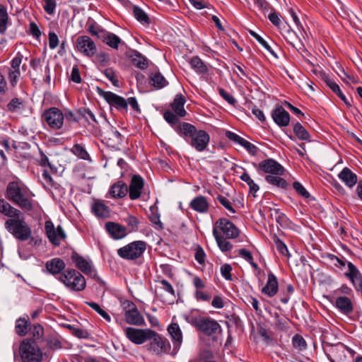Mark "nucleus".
Wrapping results in <instances>:
<instances>
[{"label":"nucleus","instance_id":"1","mask_svg":"<svg viewBox=\"0 0 362 362\" xmlns=\"http://www.w3.org/2000/svg\"><path fill=\"white\" fill-rule=\"evenodd\" d=\"M175 129L187 144L199 152L204 151L209 144V134L204 130L197 129L194 125L189 123L182 122Z\"/></svg>","mask_w":362,"mask_h":362},{"label":"nucleus","instance_id":"2","mask_svg":"<svg viewBox=\"0 0 362 362\" xmlns=\"http://www.w3.org/2000/svg\"><path fill=\"white\" fill-rule=\"evenodd\" d=\"M254 165L259 174H267L265 180L269 184L281 189L287 187L286 181L281 177L284 175L285 169L275 160L265 159Z\"/></svg>","mask_w":362,"mask_h":362},{"label":"nucleus","instance_id":"3","mask_svg":"<svg viewBox=\"0 0 362 362\" xmlns=\"http://www.w3.org/2000/svg\"><path fill=\"white\" fill-rule=\"evenodd\" d=\"M31 195L28 189L19 182H11L7 185L6 198L23 210L33 209Z\"/></svg>","mask_w":362,"mask_h":362},{"label":"nucleus","instance_id":"4","mask_svg":"<svg viewBox=\"0 0 362 362\" xmlns=\"http://www.w3.org/2000/svg\"><path fill=\"white\" fill-rule=\"evenodd\" d=\"M71 291H81L85 289L86 282L84 276L77 270L68 269L57 278Z\"/></svg>","mask_w":362,"mask_h":362},{"label":"nucleus","instance_id":"5","mask_svg":"<svg viewBox=\"0 0 362 362\" xmlns=\"http://www.w3.org/2000/svg\"><path fill=\"white\" fill-rule=\"evenodd\" d=\"M4 226L17 240L25 241L31 238L30 227L23 218H20V216L7 219L4 223Z\"/></svg>","mask_w":362,"mask_h":362},{"label":"nucleus","instance_id":"6","mask_svg":"<svg viewBox=\"0 0 362 362\" xmlns=\"http://www.w3.org/2000/svg\"><path fill=\"white\" fill-rule=\"evenodd\" d=\"M19 354L22 362H41L42 354L34 340L24 339L20 344Z\"/></svg>","mask_w":362,"mask_h":362},{"label":"nucleus","instance_id":"7","mask_svg":"<svg viewBox=\"0 0 362 362\" xmlns=\"http://www.w3.org/2000/svg\"><path fill=\"white\" fill-rule=\"evenodd\" d=\"M147 244L142 240L133 241L117 251L119 257L126 260H136L142 257L146 250Z\"/></svg>","mask_w":362,"mask_h":362},{"label":"nucleus","instance_id":"8","mask_svg":"<svg viewBox=\"0 0 362 362\" xmlns=\"http://www.w3.org/2000/svg\"><path fill=\"white\" fill-rule=\"evenodd\" d=\"M121 305L124 312L125 321L127 324L135 326H143L145 325L143 315L132 301L124 300L122 301Z\"/></svg>","mask_w":362,"mask_h":362},{"label":"nucleus","instance_id":"9","mask_svg":"<svg viewBox=\"0 0 362 362\" xmlns=\"http://www.w3.org/2000/svg\"><path fill=\"white\" fill-rule=\"evenodd\" d=\"M127 338L135 344H142L148 340H151L154 331L149 329H136L129 327L124 329Z\"/></svg>","mask_w":362,"mask_h":362},{"label":"nucleus","instance_id":"10","mask_svg":"<svg viewBox=\"0 0 362 362\" xmlns=\"http://www.w3.org/2000/svg\"><path fill=\"white\" fill-rule=\"evenodd\" d=\"M193 325L204 334L211 336L221 332V327L217 321L210 317H200L194 319Z\"/></svg>","mask_w":362,"mask_h":362},{"label":"nucleus","instance_id":"11","mask_svg":"<svg viewBox=\"0 0 362 362\" xmlns=\"http://www.w3.org/2000/svg\"><path fill=\"white\" fill-rule=\"evenodd\" d=\"M42 117L52 129L59 130L63 127L64 115L62 111L57 107H50L45 110Z\"/></svg>","mask_w":362,"mask_h":362},{"label":"nucleus","instance_id":"12","mask_svg":"<svg viewBox=\"0 0 362 362\" xmlns=\"http://www.w3.org/2000/svg\"><path fill=\"white\" fill-rule=\"evenodd\" d=\"M151 341L148 345V350L153 354L160 356L168 353L170 350V344L168 340L154 332L151 339Z\"/></svg>","mask_w":362,"mask_h":362},{"label":"nucleus","instance_id":"13","mask_svg":"<svg viewBox=\"0 0 362 362\" xmlns=\"http://www.w3.org/2000/svg\"><path fill=\"white\" fill-rule=\"evenodd\" d=\"M45 230L49 242L56 246H59L62 240L66 238V234L63 228L61 226L55 228L50 220L45 221Z\"/></svg>","mask_w":362,"mask_h":362},{"label":"nucleus","instance_id":"14","mask_svg":"<svg viewBox=\"0 0 362 362\" xmlns=\"http://www.w3.org/2000/svg\"><path fill=\"white\" fill-rule=\"evenodd\" d=\"M23 56L18 52L11 61V67L8 71V80L11 85L14 87L18 83L21 76V64L22 63Z\"/></svg>","mask_w":362,"mask_h":362},{"label":"nucleus","instance_id":"15","mask_svg":"<svg viewBox=\"0 0 362 362\" xmlns=\"http://www.w3.org/2000/svg\"><path fill=\"white\" fill-rule=\"evenodd\" d=\"M77 49L87 57H92L97 52V47L94 41L87 35L80 36L76 39Z\"/></svg>","mask_w":362,"mask_h":362},{"label":"nucleus","instance_id":"16","mask_svg":"<svg viewBox=\"0 0 362 362\" xmlns=\"http://www.w3.org/2000/svg\"><path fill=\"white\" fill-rule=\"evenodd\" d=\"M214 228H217L222 233L226 238H236L239 235L238 228L229 220L226 218H220L216 221Z\"/></svg>","mask_w":362,"mask_h":362},{"label":"nucleus","instance_id":"17","mask_svg":"<svg viewBox=\"0 0 362 362\" xmlns=\"http://www.w3.org/2000/svg\"><path fill=\"white\" fill-rule=\"evenodd\" d=\"M99 93L110 105L117 110H127V101L124 98L110 91L100 90Z\"/></svg>","mask_w":362,"mask_h":362},{"label":"nucleus","instance_id":"18","mask_svg":"<svg viewBox=\"0 0 362 362\" xmlns=\"http://www.w3.org/2000/svg\"><path fill=\"white\" fill-rule=\"evenodd\" d=\"M71 259L76 267L86 275L94 277L96 275L95 271L93 269L91 262L88 261L77 252H73Z\"/></svg>","mask_w":362,"mask_h":362},{"label":"nucleus","instance_id":"19","mask_svg":"<svg viewBox=\"0 0 362 362\" xmlns=\"http://www.w3.org/2000/svg\"><path fill=\"white\" fill-rule=\"evenodd\" d=\"M144 185V180L141 176L136 175L132 176L129 187L130 199L135 200L141 197Z\"/></svg>","mask_w":362,"mask_h":362},{"label":"nucleus","instance_id":"20","mask_svg":"<svg viewBox=\"0 0 362 362\" xmlns=\"http://www.w3.org/2000/svg\"><path fill=\"white\" fill-rule=\"evenodd\" d=\"M279 291V284L276 276L269 272L267 284L262 287L261 292L269 298L274 296Z\"/></svg>","mask_w":362,"mask_h":362},{"label":"nucleus","instance_id":"21","mask_svg":"<svg viewBox=\"0 0 362 362\" xmlns=\"http://www.w3.org/2000/svg\"><path fill=\"white\" fill-rule=\"evenodd\" d=\"M105 229L111 237L115 240L122 239L127 234L124 226L114 222L106 223Z\"/></svg>","mask_w":362,"mask_h":362},{"label":"nucleus","instance_id":"22","mask_svg":"<svg viewBox=\"0 0 362 362\" xmlns=\"http://www.w3.org/2000/svg\"><path fill=\"white\" fill-rule=\"evenodd\" d=\"M272 117L275 123L280 127H286L289 124L290 115L281 106L276 107L272 111Z\"/></svg>","mask_w":362,"mask_h":362},{"label":"nucleus","instance_id":"23","mask_svg":"<svg viewBox=\"0 0 362 362\" xmlns=\"http://www.w3.org/2000/svg\"><path fill=\"white\" fill-rule=\"evenodd\" d=\"M168 332L170 335L174 349L178 350L182 342V333L180 326L177 323H171L168 327Z\"/></svg>","mask_w":362,"mask_h":362},{"label":"nucleus","instance_id":"24","mask_svg":"<svg viewBox=\"0 0 362 362\" xmlns=\"http://www.w3.org/2000/svg\"><path fill=\"white\" fill-rule=\"evenodd\" d=\"M189 207L198 213L205 214L209 209V204L205 197L199 195L192 199Z\"/></svg>","mask_w":362,"mask_h":362},{"label":"nucleus","instance_id":"25","mask_svg":"<svg viewBox=\"0 0 362 362\" xmlns=\"http://www.w3.org/2000/svg\"><path fill=\"white\" fill-rule=\"evenodd\" d=\"M66 264L64 262L58 257L53 258L46 262L47 270L52 275H60L65 271Z\"/></svg>","mask_w":362,"mask_h":362},{"label":"nucleus","instance_id":"26","mask_svg":"<svg viewBox=\"0 0 362 362\" xmlns=\"http://www.w3.org/2000/svg\"><path fill=\"white\" fill-rule=\"evenodd\" d=\"M349 272L346 276H349L356 288L361 292L362 294V275L358 269L351 262L347 264Z\"/></svg>","mask_w":362,"mask_h":362},{"label":"nucleus","instance_id":"27","mask_svg":"<svg viewBox=\"0 0 362 362\" xmlns=\"http://www.w3.org/2000/svg\"><path fill=\"white\" fill-rule=\"evenodd\" d=\"M335 306L343 314L349 315L354 310L351 299L346 296H339L336 298Z\"/></svg>","mask_w":362,"mask_h":362},{"label":"nucleus","instance_id":"28","mask_svg":"<svg viewBox=\"0 0 362 362\" xmlns=\"http://www.w3.org/2000/svg\"><path fill=\"white\" fill-rule=\"evenodd\" d=\"M338 177L349 188H352L357 182V175L348 168H344Z\"/></svg>","mask_w":362,"mask_h":362},{"label":"nucleus","instance_id":"29","mask_svg":"<svg viewBox=\"0 0 362 362\" xmlns=\"http://www.w3.org/2000/svg\"><path fill=\"white\" fill-rule=\"evenodd\" d=\"M0 212L10 218H14L21 214L20 210L13 207L4 199H0Z\"/></svg>","mask_w":362,"mask_h":362},{"label":"nucleus","instance_id":"30","mask_svg":"<svg viewBox=\"0 0 362 362\" xmlns=\"http://www.w3.org/2000/svg\"><path fill=\"white\" fill-rule=\"evenodd\" d=\"M127 192L128 187L127 185L122 181H119L112 185L110 194L114 198H123L127 195Z\"/></svg>","mask_w":362,"mask_h":362},{"label":"nucleus","instance_id":"31","mask_svg":"<svg viewBox=\"0 0 362 362\" xmlns=\"http://www.w3.org/2000/svg\"><path fill=\"white\" fill-rule=\"evenodd\" d=\"M129 57L132 59V63L140 69H145L148 66V59L136 50H132Z\"/></svg>","mask_w":362,"mask_h":362},{"label":"nucleus","instance_id":"32","mask_svg":"<svg viewBox=\"0 0 362 362\" xmlns=\"http://www.w3.org/2000/svg\"><path fill=\"white\" fill-rule=\"evenodd\" d=\"M102 41L109 47L117 49L119 45L122 43L121 39L112 33L105 31L101 35Z\"/></svg>","mask_w":362,"mask_h":362},{"label":"nucleus","instance_id":"33","mask_svg":"<svg viewBox=\"0 0 362 362\" xmlns=\"http://www.w3.org/2000/svg\"><path fill=\"white\" fill-rule=\"evenodd\" d=\"M191 67L199 74H206L209 71V66L199 57H193L189 60Z\"/></svg>","mask_w":362,"mask_h":362},{"label":"nucleus","instance_id":"34","mask_svg":"<svg viewBox=\"0 0 362 362\" xmlns=\"http://www.w3.org/2000/svg\"><path fill=\"white\" fill-rule=\"evenodd\" d=\"M185 103V97L182 95H177L171 105L173 111L179 117H184L186 115V111L184 108Z\"/></svg>","mask_w":362,"mask_h":362},{"label":"nucleus","instance_id":"35","mask_svg":"<svg viewBox=\"0 0 362 362\" xmlns=\"http://www.w3.org/2000/svg\"><path fill=\"white\" fill-rule=\"evenodd\" d=\"M213 235L216 240L218 247L222 252L230 251L233 245L228 241L217 230V228L213 229Z\"/></svg>","mask_w":362,"mask_h":362},{"label":"nucleus","instance_id":"36","mask_svg":"<svg viewBox=\"0 0 362 362\" xmlns=\"http://www.w3.org/2000/svg\"><path fill=\"white\" fill-rule=\"evenodd\" d=\"M25 107V102L23 100L14 98L7 105L6 110L11 113H21Z\"/></svg>","mask_w":362,"mask_h":362},{"label":"nucleus","instance_id":"37","mask_svg":"<svg viewBox=\"0 0 362 362\" xmlns=\"http://www.w3.org/2000/svg\"><path fill=\"white\" fill-rule=\"evenodd\" d=\"M9 24V16L6 6L0 4V34H5Z\"/></svg>","mask_w":362,"mask_h":362},{"label":"nucleus","instance_id":"38","mask_svg":"<svg viewBox=\"0 0 362 362\" xmlns=\"http://www.w3.org/2000/svg\"><path fill=\"white\" fill-rule=\"evenodd\" d=\"M92 211L95 216L101 218H106L110 214L108 207L102 202H95L92 205Z\"/></svg>","mask_w":362,"mask_h":362},{"label":"nucleus","instance_id":"39","mask_svg":"<svg viewBox=\"0 0 362 362\" xmlns=\"http://www.w3.org/2000/svg\"><path fill=\"white\" fill-rule=\"evenodd\" d=\"M150 81L151 84L157 88H162L168 84V81L160 72L152 73Z\"/></svg>","mask_w":362,"mask_h":362},{"label":"nucleus","instance_id":"40","mask_svg":"<svg viewBox=\"0 0 362 362\" xmlns=\"http://www.w3.org/2000/svg\"><path fill=\"white\" fill-rule=\"evenodd\" d=\"M148 218L156 229L161 230L163 228V223L160 220V214L158 212L157 207L151 206L150 208Z\"/></svg>","mask_w":362,"mask_h":362},{"label":"nucleus","instance_id":"41","mask_svg":"<svg viewBox=\"0 0 362 362\" xmlns=\"http://www.w3.org/2000/svg\"><path fill=\"white\" fill-rule=\"evenodd\" d=\"M293 132L300 140L310 141V135L305 127L299 122L293 126Z\"/></svg>","mask_w":362,"mask_h":362},{"label":"nucleus","instance_id":"42","mask_svg":"<svg viewBox=\"0 0 362 362\" xmlns=\"http://www.w3.org/2000/svg\"><path fill=\"white\" fill-rule=\"evenodd\" d=\"M240 178L241 180L247 184L250 189V192L253 194V196L255 197V194L259 189L258 185L254 182V180L250 177L247 173H243L240 175Z\"/></svg>","mask_w":362,"mask_h":362},{"label":"nucleus","instance_id":"43","mask_svg":"<svg viewBox=\"0 0 362 362\" xmlns=\"http://www.w3.org/2000/svg\"><path fill=\"white\" fill-rule=\"evenodd\" d=\"M28 322L25 318H19L16 321L15 329L19 336H25L28 332Z\"/></svg>","mask_w":362,"mask_h":362},{"label":"nucleus","instance_id":"44","mask_svg":"<svg viewBox=\"0 0 362 362\" xmlns=\"http://www.w3.org/2000/svg\"><path fill=\"white\" fill-rule=\"evenodd\" d=\"M249 33L251 36H252L254 38H255L257 42L263 46L267 51H269L274 57L277 58V55L274 52L271 46L267 43V42L264 40L259 35H258L256 32L254 30H250Z\"/></svg>","mask_w":362,"mask_h":362},{"label":"nucleus","instance_id":"45","mask_svg":"<svg viewBox=\"0 0 362 362\" xmlns=\"http://www.w3.org/2000/svg\"><path fill=\"white\" fill-rule=\"evenodd\" d=\"M71 151L74 155L83 160H89L90 156L84 147L80 144H75L72 147Z\"/></svg>","mask_w":362,"mask_h":362},{"label":"nucleus","instance_id":"46","mask_svg":"<svg viewBox=\"0 0 362 362\" xmlns=\"http://www.w3.org/2000/svg\"><path fill=\"white\" fill-rule=\"evenodd\" d=\"M292 344L293 346L300 350L303 351L305 350L307 347V344L305 340L303 339V337L300 334H295L292 338Z\"/></svg>","mask_w":362,"mask_h":362},{"label":"nucleus","instance_id":"47","mask_svg":"<svg viewBox=\"0 0 362 362\" xmlns=\"http://www.w3.org/2000/svg\"><path fill=\"white\" fill-rule=\"evenodd\" d=\"M273 240L279 252L284 256L289 255L287 246L281 240H280V238L276 235L273 236Z\"/></svg>","mask_w":362,"mask_h":362},{"label":"nucleus","instance_id":"48","mask_svg":"<svg viewBox=\"0 0 362 362\" xmlns=\"http://www.w3.org/2000/svg\"><path fill=\"white\" fill-rule=\"evenodd\" d=\"M134 17L141 23H148L149 18L139 7L134 6L133 10Z\"/></svg>","mask_w":362,"mask_h":362},{"label":"nucleus","instance_id":"49","mask_svg":"<svg viewBox=\"0 0 362 362\" xmlns=\"http://www.w3.org/2000/svg\"><path fill=\"white\" fill-rule=\"evenodd\" d=\"M86 304L88 305L92 309L97 312L101 317H103L107 322L111 321V317L108 315V313L103 309H102L98 303L94 302H86Z\"/></svg>","mask_w":362,"mask_h":362},{"label":"nucleus","instance_id":"50","mask_svg":"<svg viewBox=\"0 0 362 362\" xmlns=\"http://www.w3.org/2000/svg\"><path fill=\"white\" fill-rule=\"evenodd\" d=\"M321 78L326 85L334 93L339 92V86L332 81L325 73L321 74Z\"/></svg>","mask_w":362,"mask_h":362},{"label":"nucleus","instance_id":"51","mask_svg":"<svg viewBox=\"0 0 362 362\" xmlns=\"http://www.w3.org/2000/svg\"><path fill=\"white\" fill-rule=\"evenodd\" d=\"M43 8L45 11L49 15H53L57 6L56 0H43Z\"/></svg>","mask_w":362,"mask_h":362},{"label":"nucleus","instance_id":"52","mask_svg":"<svg viewBox=\"0 0 362 362\" xmlns=\"http://www.w3.org/2000/svg\"><path fill=\"white\" fill-rule=\"evenodd\" d=\"M104 74L112 82V83L115 86L119 87L118 78L112 69H110V68L106 69L104 71Z\"/></svg>","mask_w":362,"mask_h":362},{"label":"nucleus","instance_id":"53","mask_svg":"<svg viewBox=\"0 0 362 362\" xmlns=\"http://www.w3.org/2000/svg\"><path fill=\"white\" fill-rule=\"evenodd\" d=\"M88 31L93 36H96L98 38H100V39H101V35H103V33L105 32V30L101 29L95 23H91V24L88 25Z\"/></svg>","mask_w":362,"mask_h":362},{"label":"nucleus","instance_id":"54","mask_svg":"<svg viewBox=\"0 0 362 362\" xmlns=\"http://www.w3.org/2000/svg\"><path fill=\"white\" fill-rule=\"evenodd\" d=\"M177 116L178 115L174 114L170 110L165 111L163 115V117L165 121L171 125H174L178 123L179 118Z\"/></svg>","mask_w":362,"mask_h":362},{"label":"nucleus","instance_id":"55","mask_svg":"<svg viewBox=\"0 0 362 362\" xmlns=\"http://www.w3.org/2000/svg\"><path fill=\"white\" fill-rule=\"evenodd\" d=\"M274 315H275V318H276V320H275L276 327L281 330L286 329L288 327V320L285 317H280L279 315L276 313H275Z\"/></svg>","mask_w":362,"mask_h":362},{"label":"nucleus","instance_id":"56","mask_svg":"<svg viewBox=\"0 0 362 362\" xmlns=\"http://www.w3.org/2000/svg\"><path fill=\"white\" fill-rule=\"evenodd\" d=\"M161 285V288L170 294L173 298L175 297V291L173 286L165 279H162L159 281Z\"/></svg>","mask_w":362,"mask_h":362},{"label":"nucleus","instance_id":"57","mask_svg":"<svg viewBox=\"0 0 362 362\" xmlns=\"http://www.w3.org/2000/svg\"><path fill=\"white\" fill-rule=\"evenodd\" d=\"M276 221L281 226H287L289 223V219L287 216L279 209L276 211Z\"/></svg>","mask_w":362,"mask_h":362},{"label":"nucleus","instance_id":"58","mask_svg":"<svg viewBox=\"0 0 362 362\" xmlns=\"http://www.w3.org/2000/svg\"><path fill=\"white\" fill-rule=\"evenodd\" d=\"M31 334L35 339H39L44 334V329L40 325H34L31 329Z\"/></svg>","mask_w":362,"mask_h":362},{"label":"nucleus","instance_id":"59","mask_svg":"<svg viewBox=\"0 0 362 362\" xmlns=\"http://www.w3.org/2000/svg\"><path fill=\"white\" fill-rule=\"evenodd\" d=\"M293 187L294 189L298 192L300 196L308 198L310 197V193L305 189V188L298 182H294L293 183Z\"/></svg>","mask_w":362,"mask_h":362},{"label":"nucleus","instance_id":"60","mask_svg":"<svg viewBox=\"0 0 362 362\" xmlns=\"http://www.w3.org/2000/svg\"><path fill=\"white\" fill-rule=\"evenodd\" d=\"M254 4L259 9L264 13H266L271 8L269 4L266 0H253Z\"/></svg>","mask_w":362,"mask_h":362},{"label":"nucleus","instance_id":"61","mask_svg":"<svg viewBox=\"0 0 362 362\" xmlns=\"http://www.w3.org/2000/svg\"><path fill=\"white\" fill-rule=\"evenodd\" d=\"M194 296L197 300L201 301L208 302L211 299L210 295L202 290L196 289L194 292Z\"/></svg>","mask_w":362,"mask_h":362},{"label":"nucleus","instance_id":"62","mask_svg":"<svg viewBox=\"0 0 362 362\" xmlns=\"http://www.w3.org/2000/svg\"><path fill=\"white\" fill-rule=\"evenodd\" d=\"M218 92L220 95L229 104L235 105V103H236V100L231 94H230L228 92L226 91L223 88H219Z\"/></svg>","mask_w":362,"mask_h":362},{"label":"nucleus","instance_id":"63","mask_svg":"<svg viewBox=\"0 0 362 362\" xmlns=\"http://www.w3.org/2000/svg\"><path fill=\"white\" fill-rule=\"evenodd\" d=\"M231 271L232 267L230 264H225L221 267V274L227 280H231L232 279Z\"/></svg>","mask_w":362,"mask_h":362},{"label":"nucleus","instance_id":"64","mask_svg":"<svg viewBox=\"0 0 362 362\" xmlns=\"http://www.w3.org/2000/svg\"><path fill=\"white\" fill-rule=\"evenodd\" d=\"M217 199L226 209L230 211L231 213L234 214L235 212L229 199L221 195L217 197Z\"/></svg>","mask_w":362,"mask_h":362}]
</instances>
